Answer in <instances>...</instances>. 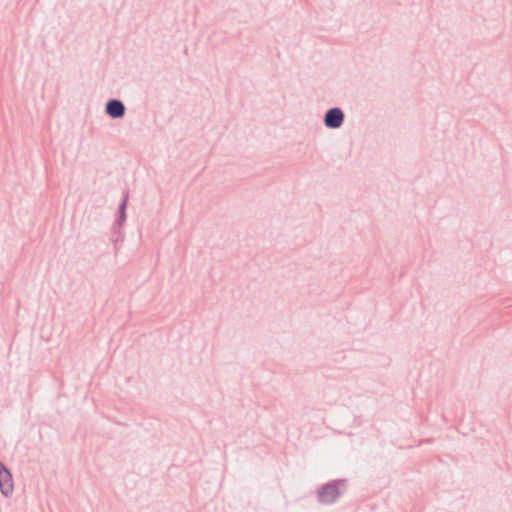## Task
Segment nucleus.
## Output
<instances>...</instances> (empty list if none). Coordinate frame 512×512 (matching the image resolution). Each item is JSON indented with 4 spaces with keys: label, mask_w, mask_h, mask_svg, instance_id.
Returning <instances> with one entry per match:
<instances>
[{
    "label": "nucleus",
    "mask_w": 512,
    "mask_h": 512,
    "mask_svg": "<svg viewBox=\"0 0 512 512\" xmlns=\"http://www.w3.org/2000/svg\"><path fill=\"white\" fill-rule=\"evenodd\" d=\"M14 490L13 478L8 467L0 461V491L5 497L12 495Z\"/></svg>",
    "instance_id": "obj_3"
},
{
    "label": "nucleus",
    "mask_w": 512,
    "mask_h": 512,
    "mask_svg": "<svg viewBox=\"0 0 512 512\" xmlns=\"http://www.w3.org/2000/svg\"><path fill=\"white\" fill-rule=\"evenodd\" d=\"M348 489V479L339 478L328 481L317 489L316 498L321 505H332Z\"/></svg>",
    "instance_id": "obj_1"
},
{
    "label": "nucleus",
    "mask_w": 512,
    "mask_h": 512,
    "mask_svg": "<svg viewBox=\"0 0 512 512\" xmlns=\"http://www.w3.org/2000/svg\"><path fill=\"white\" fill-rule=\"evenodd\" d=\"M111 240L114 244V251H115V253H117L119 250V242L123 241V234L121 232V227H117L116 225H113Z\"/></svg>",
    "instance_id": "obj_6"
},
{
    "label": "nucleus",
    "mask_w": 512,
    "mask_h": 512,
    "mask_svg": "<svg viewBox=\"0 0 512 512\" xmlns=\"http://www.w3.org/2000/svg\"><path fill=\"white\" fill-rule=\"evenodd\" d=\"M345 121V113L340 107L329 108L323 117V123L328 129H339Z\"/></svg>",
    "instance_id": "obj_2"
},
{
    "label": "nucleus",
    "mask_w": 512,
    "mask_h": 512,
    "mask_svg": "<svg viewBox=\"0 0 512 512\" xmlns=\"http://www.w3.org/2000/svg\"><path fill=\"white\" fill-rule=\"evenodd\" d=\"M105 113L112 119H121L125 116L126 106L122 100L111 98L105 104Z\"/></svg>",
    "instance_id": "obj_4"
},
{
    "label": "nucleus",
    "mask_w": 512,
    "mask_h": 512,
    "mask_svg": "<svg viewBox=\"0 0 512 512\" xmlns=\"http://www.w3.org/2000/svg\"><path fill=\"white\" fill-rule=\"evenodd\" d=\"M127 202H128V193H125L124 198L118 207V215H117V219L114 223V225H116L117 227H121L126 221Z\"/></svg>",
    "instance_id": "obj_5"
}]
</instances>
